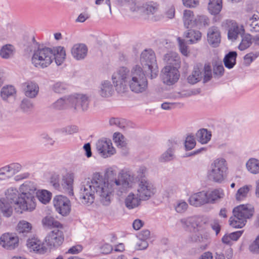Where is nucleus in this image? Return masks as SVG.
I'll return each instance as SVG.
<instances>
[{"instance_id": "obj_1", "label": "nucleus", "mask_w": 259, "mask_h": 259, "mask_svg": "<svg viewBox=\"0 0 259 259\" xmlns=\"http://www.w3.org/2000/svg\"><path fill=\"white\" fill-rule=\"evenodd\" d=\"M136 181V178L126 170H121L117 178L109 181L96 172L91 179H88L82 182L79 197L81 203L91 204L97 195L100 197V201L104 205H108L113 192L115 191L118 195L121 196L133 188Z\"/></svg>"}, {"instance_id": "obj_2", "label": "nucleus", "mask_w": 259, "mask_h": 259, "mask_svg": "<svg viewBox=\"0 0 259 259\" xmlns=\"http://www.w3.org/2000/svg\"><path fill=\"white\" fill-rule=\"evenodd\" d=\"M142 66L135 65L131 70L125 67L118 68L112 76L113 83L119 93H123L128 85L131 90L136 93L145 92L148 88L147 76L155 78L158 73V66L154 52L151 50L144 51L140 57Z\"/></svg>"}, {"instance_id": "obj_3", "label": "nucleus", "mask_w": 259, "mask_h": 259, "mask_svg": "<svg viewBox=\"0 0 259 259\" xmlns=\"http://www.w3.org/2000/svg\"><path fill=\"white\" fill-rule=\"evenodd\" d=\"M36 190L35 185L31 182H26L20 186V196L16 201L20 213L23 211H31L35 209L36 204L34 195Z\"/></svg>"}, {"instance_id": "obj_4", "label": "nucleus", "mask_w": 259, "mask_h": 259, "mask_svg": "<svg viewBox=\"0 0 259 259\" xmlns=\"http://www.w3.org/2000/svg\"><path fill=\"white\" fill-rule=\"evenodd\" d=\"M233 216L230 218V225L236 228L245 226L246 220L251 218L254 213V208L250 204L240 205L233 209Z\"/></svg>"}, {"instance_id": "obj_5", "label": "nucleus", "mask_w": 259, "mask_h": 259, "mask_svg": "<svg viewBox=\"0 0 259 259\" xmlns=\"http://www.w3.org/2000/svg\"><path fill=\"white\" fill-rule=\"evenodd\" d=\"M227 169V164L225 159H217L211 164L208 172V178L214 182L221 183L226 178Z\"/></svg>"}, {"instance_id": "obj_6", "label": "nucleus", "mask_w": 259, "mask_h": 259, "mask_svg": "<svg viewBox=\"0 0 259 259\" xmlns=\"http://www.w3.org/2000/svg\"><path fill=\"white\" fill-rule=\"evenodd\" d=\"M54 60L52 49L49 48H38L32 57L33 64L38 68H44L50 65Z\"/></svg>"}, {"instance_id": "obj_7", "label": "nucleus", "mask_w": 259, "mask_h": 259, "mask_svg": "<svg viewBox=\"0 0 259 259\" xmlns=\"http://www.w3.org/2000/svg\"><path fill=\"white\" fill-rule=\"evenodd\" d=\"M71 109L76 111H86L90 103V97L85 94L75 93L70 95Z\"/></svg>"}, {"instance_id": "obj_8", "label": "nucleus", "mask_w": 259, "mask_h": 259, "mask_svg": "<svg viewBox=\"0 0 259 259\" xmlns=\"http://www.w3.org/2000/svg\"><path fill=\"white\" fill-rule=\"evenodd\" d=\"M137 195L142 200L149 199L156 192V188L149 181L146 179L139 180L137 187Z\"/></svg>"}, {"instance_id": "obj_9", "label": "nucleus", "mask_w": 259, "mask_h": 259, "mask_svg": "<svg viewBox=\"0 0 259 259\" xmlns=\"http://www.w3.org/2000/svg\"><path fill=\"white\" fill-rule=\"evenodd\" d=\"M61 229H54L45 238V243L50 249L60 246L63 242L64 236Z\"/></svg>"}, {"instance_id": "obj_10", "label": "nucleus", "mask_w": 259, "mask_h": 259, "mask_svg": "<svg viewBox=\"0 0 259 259\" xmlns=\"http://www.w3.org/2000/svg\"><path fill=\"white\" fill-rule=\"evenodd\" d=\"M179 76L178 69H176V67L165 66L161 72V79L163 82L167 85H171L177 82Z\"/></svg>"}, {"instance_id": "obj_11", "label": "nucleus", "mask_w": 259, "mask_h": 259, "mask_svg": "<svg viewBox=\"0 0 259 259\" xmlns=\"http://www.w3.org/2000/svg\"><path fill=\"white\" fill-rule=\"evenodd\" d=\"M53 204L56 211L63 216L68 215L70 211V201L65 196H55L53 199Z\"/></svg>"}, {"instance_id": "obj_12", "label": "nucleus", "mask_w": 259, "mask_h": 259, "mask_svg": "<svg viewBox=\"0 0 259 259\" xmlns=\"http://www.w3.org/2000/svg\"><path fill=\"white\" fill-rule=\"evenodd\" d=\"M96 149L99 154L104 158L111 156L115 153V149L112 146L111 141L107 139H102L96 143Z\"/></svg>"}, {"instance_id": "obj_13", "label": "nucleus", "mask_w": 259, "mask_h": 259, "mask_svg": "<svg viewBox=\"0 0 259 259\" xmlns=\"http://www.w3.org/2000/svg\"><path fill=\"white\" fill-rule=\"evenodd\" d=\"M143 13L154 21L161 20L163 16L159 11V5L154 2H149L142 5Z\"/></svg>"}, {"instance_id": "obj_14", "label": "nucleus", "mask_w": 259, "mask_h": 259, "mask_svg": "<svg viewBox=\"0 0 259 259\" xmlns=\"http://www.w3.org/2000/svg\"><path fill=\"white\" fill-rule=\"evenodd\" d=\"M0 245L6 249H14L18 246L19 238L13 234H4L0 237Z\"/></svg>"}, {"instance_id": "obj_15", "label": "nucleus", "mask_w": 259, "mask_h": 259, "mask_svg": "<svg viewBox=\"0 0 259 259\" xmlns=\"http://www.w3.org/2000/svg\"><path fill=\"white\" fill-rule=\"evenodd\" d=\"M190 205L199 207L208 203L207 199V192L201 191L194 193L190 196L188 199Z\"/></svg>"}, {"instance_id": "obj_16", "label": "nucleus", "mask_w": 259, "mask_h": 259, "mask_svg": "<svg viewBox=\"0 0 259 259\" xmlns=\"http://www.w3.org/2000/svg\"><path fill=\"white\" fill-rule=\"evenodd\" d=\"M207 41L213 47H217L221 42V33L217 27L212 26L208 29Z\"/></svg>"}, {"instance_id": "obj_17", "label": "nucleus", "mask_w": 259, "mask_h": 259, "mask_svg": "<svg viewBox=\"0 0 259 259\" xmlns=\"http://www.w3.org/2000/svg\"><path fill=\"white\" fill-rule=\"evenodd\" d=\"M7 166L13 177L16 176L14 178L16 181L26 179L29 176L28 172L21 173L22 171L23 167L21 164L19 163H12Z\"/></svg>"}, {"instance_id": "obj_18", "label": "nucleus", "mask_w": 259, "mask_h": 259, "mask_svg": "<svg viewBox=\"0 0 259 259\" xmlns=\"http://www.w3.org/2000/svg\"><path fill=\"white\" fill-rule=\"evenodd\" d=\"M88 48L83 44H76L73 46L71 53L73 57L77 60L84 59L88 54Z\"/></svg>"}, {"instance_id": "obj_19", "label": "nucleus", "mask_w": 259, "mask_h": 259, "mask_svg": "<svg viewBox=\"0 0 259 259\" xmlns=\"http://www.w3.org/2000/svg\"><path fill=\"white\" fill-rule=\"evenodd\" d=\"M228 36L229 39L235 40L238 35H242L244 32L242 25H238L236 22L230 21L229 22Z\"/></svg>"}, {"instance_id": "obj_20", "label": "nucleus", "mask_w": 259, "mask_h": 259, "mask_svg": "<svg viewBox=\"0 0 259 259\" xmlns=\"http://www.w3.org/2000/svg\"><path fill=\"white\" fill-rule=\"evenodd\" d=\"M163 60L166 66H169L170 67H176V69H178L180 66V57L176 52H169L165 54L163 56Z\"/></svg>"}, {"instance_id": "obj_21", "label": "nucleus", "mask_w": 259, "mask_h": 259, "mask_svg": "<svg viewBox=\"0 0 259 259\" xmlns=\"http://www.w3.org/2000/svg\"><path fill=\"white\" fill-rule=\"evenodd\" d=\"M26 245L30 251H33L39 253H44L47 250V247L45 246V243H42L41 241L37 238L28 239Z\"/></svg>"}, {"instance_id": "obj_22", "label": "nucleus", "mask_w": 259, "mask_h": 259, "mask_svg": "<svg viewBox=\"0 0 259 259\" xmlns=\"http://www.w3.org/2000/svg\"><path fill=\"white\" fill-rule=\"evenodd\" d=\"M23 88L25 95L30 98H35L39 91L38 84L31 81H27L23 83Z\"/></svg>"}, {"instance_id": "obj_23", "label": "nucleus", "mask_w": 259, "mask_h": 259, "mask_svg": "<svg viewBox=\"0 0 259 259\" xmlns=\"http://www.w3.org/2000/svg\"><path fill=\"white\" fill-rule=\"evenodd\" d=\"M98 94L102 97L108 98L111 96L114 93L113 85L109 80H104L101 82L99 88Z\"/></svg>"}, {"instance_id": "obj_24", "label": "nucleus", "mask_w": 259, "mask_h": 259, "mask_svg": "<svg viewBox=\"0 0 259 259\" xmlns=\"http://www.w3.org/2000/svg\"><path fill=\"white\" fill-rule=\"evenodd\" d=\"M73 176L71 174H67L62 179L61 187L70 196L73 195Z\"/></svg>"}, {"instance_id": "obj_25", "label": "nucleus", "mask_w": 259, "mask_h": 259, "mask_svg": "<svg viewBox=\"0 0 259 259\" xmlns=\"http://www.w3.org/2000/svg\"><path fill=\"white\" fill-rule=\"evenodd\" d=\"M70 95L65 96L58 99L52 104L51 106L52 108L58 110L71 109V104L70 103Z\"/></svg>"}, {"instance_id": "obj_26", "label": "nucleus", "mask_w": 259, "mask_h": 259, "mask_svg": "<svg viewBox=\"0 0 259 259\" xmlns=\"http://www.w3.org/2000/svg\"><path fill=\"white\" fill-rule=\"evenodd\" d=\"M142 200L137 194L135 195L134 193L131 192L125 198L124 203L126 207L131 209L139 206Z\"/></svg>"}, {"instance_id": "obj_27", "label": "nucleus", "mask_w": 259, "mask_h": 259, "mask_svg": "<svg viewBox=\"0 0 259 259\" xmlns=\"http://www.w3.org/2000/svg\"><path fill=\"white\" fill-rule=\"evenodd\" d=\"M20 193H19L16 188L14 187H10L8 188L5 192V195L8 200L10 201L11 203L13 202L15 205V209L17 211H20V210L18 208V205L16 203L18 197L20 196Z\"/></svg>"}, {"instance_id": "obj_28", "label": "nucleus", "mask_w": 259, "mask_h": 259, "mask_svg": "<svg viewBox=\"0 0 259 259\" xmlns=\"http://www.w3.org/2000/svg\"><path fill=\"white\" fill-rule=\"evenodd\" d=\"M41 223L43 227L46 228L63 229L62 225L51 215L44 217Z\"/></svg>"}, {"instance_id": "obj_29", "label": "nucleus", "mask_w": 259, "mask_h": 259, "mask_svg": "<svg viewBox=\"0 0 259 259\" xmlns=\"http://www.w3.org/2000/svg\"><path fill=\"white\" fill-rule=\"evenodd\" d=\"M15 53V47L12 45L6 44L0 49V57L4 59H9L13 57Z\"/></svg>"}, {"instance_id": "obj_30", "label": "nucleus", "mask_w": 259, "mask_h": 259, "mask_svg": "<svg viewBox=\"0 0 259 259\" xmlns=\"http://www.w3.org/2000/svg\"><path fill=\"white\" fill-rule=\"evenodd\" d=\"M196 18L194 17L192 11L186 10L183 13V21L185 26L188 28L194 27L196 26Z\"/></svg>"}, {"instance_id": "obj_31", "label": "nucleus", "mask_w": 259, "mask_h": 259, "mask_svg": "<svg viewBox=\"0 0 259 259\" xmlns=\"http://www.w3.org/2000/svg\"><path fill=\"white\" fill-rule=\"evenodd\" d=\"M0 213L7 218L10 217L13 213V208L11 205V202L4 199H0Z\"/></svg>"}, {"instance_id": "obj_32", "label": "nucleus", "mask_w": 259, "mask_h": 259, "mask_svg": "<svg viewBox=\"0 0 259 259\" xmlns=\"http://www.w3.org/2000/svg\"><path fill=\"white\" fill-rule=\"evenodd\" d=\"M54 54V59L58 65H61L64 61L66 57L65 49L62 47H57L52 49Z\"/></svg>"}, {"instance_id": "obj_33", "label": "nucleus", "mask_w": 259, "mask_h": 259, "mask_svg": "<svg viewBox=\"0 0 259 259\" xmlns=\"http://www.w3.org/2000/svg\"><path fill=\"white\" fill-rule=\"evenodd\" d=\"M224 196V191L221 189H215L209 193H207L208 203H214L223 198Z\"/></svg>"}, {"instance_id": "obj_34", "label": "nucleus", "mask_w": 259, "mask_h": 259, "mask_svg": "<svg viewBox=\"0 0 259 259\" xmlns=\"http://www.w3.org/2000/svg\"><path fill=\"white\" fill-rule=\"evenodd\" d=\"M185 36L188 39V42L192 44L199 41L201 38L202 34L198 30L190 29L185 33Z\"/></svg>"}, {"instance_id": "obj_35", "label": "nucleus", "mask_w": 259, "mask_h": 259, "mask_svg": "<svg viewBox=\"0 0 259 259\" xmlns=\"http://www.w3.org/2000/svg\"><path fill=\"white\" fill-rule=\"evenodd\" d=\"M211 137V133L204 128L199 130L196 135L197 141L203 144H206L210 140Z\"/></svg>"}, {"instance_id": "obj_36", "label": "nucleus", "mask_w": 259, "mask_h": 259, "mask_svg": "<svg viewBox=\"0 0 259 259\" xmlns=\"http://www.w3.org/2000/svg\"><path fill=\"white\" fill-rule=\"evenodd\" d=\"M199 219L196 217L184 218L181 220V223L184 228L191 230L195 229L198 225Z\"/></svg>"}, {"instance_id": "obj_37", "label": "nucleus", "mask_w": 259, "mask_h": 259, "mask_svg": "<svg viewBox=\"0 0 259 259\" xmlns=\"http://www.w3.org/2000/svg\"><path fill=\"white\" fill-rule=\"evenodd\" d=\"M192 240L196 243L200 244L199 247L203 250L206 248L208 245V236H203L202 234H196L192 236Z\"/></svg>"}, {"instance_id": "obj_38", "label": "nucleus", "mask_w": 259, "mask_h": 259, "mask_svg": "<svg viewBox=\"0 0 259 259\" xmlns=\"http://www.w3.org/2000/svg\"><path fill=\"white\" fill-rule=\"evenodd\" d=\"M222 9V0H209L208 9L213 15L219 14Z\"/></svg>"}, {"instance_id": "obj_39", "label": "nucleus", "mask_w": 259, "mask_h": 259, "mask_svg": "<svg viewBox=\"0 0 259 259\" xmlns=\"http://www.w3.org/2000/svg\"><path fill=\"white\" fill-rule=\"evenodd\" d=\"M247 169L251 174H259V160L256 158H250L246 163Z\"/></svg>"}, {"instance_id": "obj_40", "label": "nucleus", "mask_w": 259, "mask_h": 259, "mask_svg": "<svg viewBox=\"0 0 259 259\" xmlns=\"http://www.w3.org/2000/svg\"><path fill=\"white\" fill-rule=\"evenodd\" d=\"M16 93V91L14 87L6 85L3 87L1 90V96L3 100L7 101L8 98L13 96Z\"/></svg>"}, {"instance_id": "obj_41", "label": "nucleus", "mask_w": 259, "mask_h": 259, "mask_svg": "<svg viewBox=\"0 0 259 259\" xmlns=\"http://www.w3.org/2000/svg\"><path fill=\"white\" fill-rule=\"evenodd\" d=\"M237 53L236 52H230L226 55L224 59L225 66L228 68H232L236 63Z\"/></svg>"}, {"instance_id": "obj_42", "label": "nucleus", "mask_w": 259, "mask_h": 259, "mask_svg": "<svg viewBox=\"0 0 259 259\" xmlns=\"http://www.w3.org/2000/svg\"><path fill=\"white\" fill-rule=\"evenodd\" d=\"M251 31L259 32V14H254L247 21Z\"/></svg>"}, {"instance_id": "obj_43", "label": "nucleus", "mask_w": 259, "mask_h": 259, "mask_svg": "<svg viewBox=\"0 0 259 259\" xmlns=\"http://www.w3.org/2000/svg\"><path fill=\"white\" fill-rule=\"evenodd\" d=\"M169 143L170 147L159 158V160L162 162L171 160L174 158V148L176 144L171 142H169Z\"/></svg>"}, {"instance_id": "obj_44", "label": "nucleus", "mask_w": 259, "mask_h": 259, "mask_svg": "<svg viewBox=\"0 0 259 259\" xmlns=\"http://www.w3.org/2000/svg\"><path fill=\"white\" fill-rule=\"evenodd\" d=\"M32 229V226L29 222L22 220L20 221L16 228L17 231L19 233H29Z\"/></svg>"}, {"instance_id": "obj_45", "label": "nucleus", "mask_w": 259, "mask_h": 259, "mask_svg": "<svg viewBox=\"0 0 259 259\" xmlns=\"http://www.w3.org/2000/svg\"><path fill=\"white\" fill-rule=\"evenodd\" d=\"M202 78V72L199 68H194L192 73L188 77L187 80L189 83L194 84L200 80Z\"/></svg>"}, {"instance_id": "obj_46", "label": "nucleus", "mask_w": 259, "mask_h": 259, "mask_svg": "<svg viewBox=\"0 0 259 259\" xmlns=\"http://www.w3.org/2000/svg\"><path fill=\"white\" fill-rule=\"evenodd\" d=\"M36 194L38 199L44 204L47 203L51 200V193L47 190L38 191Z\"/></svg>"}, {"instance_id": "obj_47", "label": "nucleus", "mask_w": 259, "mask_h": 259, "mask_svg": "<svg viewBox=\"0 0 259 259\" xmlns=\"http://www.w3.org/2000/svg\"><path fill=\"white\" fill-rule=\"evenodd\" d=\"M113 140L116 143V146L120 148H126L127 143L125 141V138L122 135L119 133H115L113 135Z\"/></svg>"}, {"instance_id": "obj_48", "label": "nucleus", "mask_w": 259, "mask_h": 259, "mask_svg": "<svg viewBox=\"0 0 259 259\" xmlns=\"http://www.w3.org/2000/svg\"><path fill=\"white\" fill-rule=\"evenodd\" d=\"M251 186L245 185L240 188L236 194V199L238 201H241L246 198L250 189Z\"/></svg>"}, {"instance_id": "obj_49", "label": "nucleus", "mask_w": 259, "mask_h": 259, "mask_svg": "<svg viewBox=\"0 0 259 259\" xmlns=\"http://www.w3.org/2000/svg\"><path fill=\"white\" fill-rule=\"evenodd\" d=\"M251 40V36L250 34H247L244 35L242 37L241 42L238 47L239 49L241 51H243L247 49L252 44Z\"/></svg>"}, {"instance_id": "obj_50", "label": "nucleus", "mask_w": 259, "mask_h": 259, "mask_svg": "<svg viewBox=\"0 0 259 259\" xmlns=\"http://www.w3.org/2000/svg\"><path fill=\"white\" fill-rule=\"evenodd\" d=\"M196 26L199 28L208 26L209 23L208 18L204 15L197 16L195 20Z\"/></svg>"}, {"instance_id": "obj_51", "label": "nucleus", "mask_w": 259, "mask_h": 259, "mask_svg": "<svg viewBox=\"0 0 259 259\" xmlns=\"http://www.w3.org/2000/svg\"><path fill=\"white\" fill-rule=\"evenodd\" d=\"M33 107L32 103L27 99L22 100L20 105V109L24 112H28L31 111Z\"/></svg>"}, {"instance_id": "obj_52", "label": "nucleus", "mask_w": 259, "mask_h": 259, "mask_svg": "<svg viewBox=\"0 0 259 259\" xmlns=\"http://www.w3.org/2000/svg\"><path fill=\"white\" fill-rule=\"evenodd\" d=\"M13 177L7 165L0 168V180H6Z\"/></svg>"}, {"instance_id": "obj_53", "label": "nucleus", "mask_w": 259, "mask_h": 259, "mask_svg": "<svg viewBox=\"0 0 259 259\" xmlns=\"http://www.w3.org/2000/svg\"><path fill=\"white\" fill-rule=\"evenodd\" d=\"M188 207V205L186 202L181 200L177 202L175 205V210L178 213H183L186 211Z\"/></svg>"}, {"instance_id": "obj_54", "label": "nucleus", "mask_w": 259, "mask_h": 259, "mask_svg": "<svg viewBox=\"0 0 259 259\" xmlns=\"http://www.w3.org/2000/svg\"><path fill=\"white\" fill-rule=\"evenodd\" d=\"M60 175L57 173L52 174L50 178V183L54 188L57 190L61 189V186L59 184Z\"/></svg>"}, {"instance_id": "obj_55", "label": "nucleus", "mask_w": 259, "mask_h": 259, "mask_svg": "<svg viewBox=\"0 0 259 259\" xmlns=\"http://www.w3.org/2000/svg\"><path fill=\"white\" fill-rule=\"evenodd\" d=\"M53 90L54 92L57 94L65 93L67 90L66 85L62 82H56L53 86Z\"/></svg>"}, {"instance_id": "obj_56", "label": "nucleus", "mask_w": 259, "mask_h": 259, "mask_svg": "<svg viewBox=\"0 0 259 259\" xmlns=\"http://www.w3.org/2000/svg\"><path fill=\"white\" fill-rule=\"evenodd\" d=\"M250 252L254 254H259V235L249 246Z\"/></svg>"}, {"instance_id": "obj_57", "label": "nucleus", "mask_w": 259, "mask_h": 259, "mask_svg": "<svg viewBox=\"0 0 259 259\" xmlns=\"http://www.w3.org/2000/svg\"><path fill=\"white\" fill-rule=\"evenodd\" d=\"M196 143L193 136H189L185 141V148L187 150L192 149L195 146Z\"/></svg>"}, {"instance_id": "obj_58", "label": "nucleus", "mask_w": 259, "mask_h": 259, "mask_svg": "<svg viewBox=\"0 0 259 259\" xmlns=\"http://www.w3.org/2000/svg\"><path fill=\"white\" fill-rule=\"evenodd\" d=\"M178 40L179 42V48L181 52L184 56H188L189 52L188 50V47L186 46V43L184 40L181 39L180 37L178 38Z\"/></svg>"}, {"instance_id": "obj_59", "label": "nucleus", "mask_w": 259, "mask_h": 259, "mask_svg": "<svg viewBox=\"0 0 259 259\" xmlns=\"http://www.w3.org/2000/svg\"><path fill=\"white\" fill-rule=\"evenodd\" d=\"M77 127L75 125H69L61 128V131L63 133L71 135L77 132Z\"/></svg>"}, {"instance_id": "obj_60", "label": "nucleus", "mask_w": 259, "mask_h": 259, "mask_svg": "<svg viewBox=\"0 0 259 259\" xmlns=\"http://www.w3.org/2000/svg\"><path fill=\"white\" fill-rule=\"evenodd\" d=\"M204 81L209 80L211 77V67L208 65H205L204 68Z\"/></svg>"}, {"instance_id": "obj_61", "label": "nucleus", "mask_w": 259, "mask_h": 259, "mask_svg": "<svg viewBox=\"0 0 259 259\" xmlns=\"http://www.w3.org/2000/svg\"><path fill=\"white\" fill-rule=\"evenodd\" d=\"M148 244L145 240L138 238L136 241V249L138 250L145 249L148 247Z\"/></svg>"}, {"instance_id": "obj_62", "label": "nucleus", "mask_w": 259, "mask_h": 259, "mask_svg": "<svg viewBox=\"0 0 259 259\" xmlns=\"http://www.w3.org/2000/svg\"><path fill=\"white\" fill-rule=\"evenodd\" d=\"M147 168L144 166H140L138 169L137 172V177L139 179V180L144 179V178L146 176V174L147 173Z\"/></svg>"}, {"instance_id": "obj_63", "label": "nucleus", "mask_w": 259, "mask_h": 259, "mask_svg": "<svg viewBox=\"0 0 259 259\" xmlns=\"http://www.w3.org/2000/svg\"><path fill=\"white\" fill-rule=\"evenodd\" d=\"M224 69L223 65L215 64L213 67V73L217 75H222L224 73Z\"/></svg>"}, {"instance_id": "obj_64", "label": "nucleus", "mask_w": 259, "mask_h": 259, "mask_svg": "<svg viewBox=\"0 0 259 259\" xmlns=\"http://www.w3.org/2000/svg\"><path fill=\"white\" fill-rule=\"evenodd\" d=\"M109 124L110 125L113 126H117L119 128H122L124 127L122 123L121 122L120 120L118 118H112L109 120Z\"/></svg>"}]
</instances>
